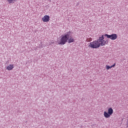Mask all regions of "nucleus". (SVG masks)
Wrapping results in <instances>:
<instances>
[{"label": "nucleus", "mask_w": 128, "mask_h": 128, "mask_svg": "<svg viewBox=\"0 0 128 128\" xmlns=\"http://www.w3.org/2000/svg\"><path fill=\"white\" fill-rule=\"evenodd\" d=\"M89 48H100V44H98V42L97 40H95L92 42H90L88 45Z\"/></svg>", "instance_id": "nucleus-3"}, {"label": "nucleus", "mask_w": 128, "mask_h": 128, "mask_svg": "<svg viewBox=\"0 0 128 128\" xmlns=\"http://www.w3.org/2000/svg\"><path fill=\"white\" fill-rule=\"evenodd\" d=\"M114 114V110L112 108H108V112H104V118H110V116Z\"/></svg>", "instance_id": "nucleus-4"}, {"label": "nucleus", "mask_w": 128, "mask_h": 128, "mask_svg": "<svg viewBox=\"0 0 128 128\" xmlns=\"http://www.w3.org/2000/svg\"><path fill=\"white\" fill-rule=\"evenodd\" d=\"M14 68V66L12 64H10L6 66V70H12Z\"/></svg>", "instance_id": "nucleus-7"}, {"label": "nucleus", "mask_w": 128, "mask_h": 128, "mask_svg": "<svg viewBox=\"0 0 128 128\" xmlns=\"http://www.w3.org/2000/svg\"><path fill=\"white\" fill-rule=\"evenodd\" d=\"M72 32H68L66 34L62 35L60 38H58L56 42L57 44L60 46H64L66 42L68 44H72V42H74V39L72 38H70Z\"/></svg>", "instance_id": "nucleus-1"}, {"label": "nucleus", "mask_w": 128, "mask_h": 128, "mask_svg": "<svg viewBox=\"0 0 128 128\" xmlns=\"http://www.w3.org/2000/svg\"><path fill=\"white\" fill-rule=\"evenodd\" d=\"M50 16H48V15L44 16L43 18H42V20L44 22H50Z\"/></svg>", "instance_id": "nucleus-6"}, {"label": "nucleus", "mask_w": 128, "mask_h": 128, "mask_svg": "<svg viewBox=\"0 0 128 128\" xmlns=\"http://www.w3.org/2000/svg\"><path fill=\"white\" fill-rule=\"evenodd\" d=\"M9 4H14L16 2V0H7Z\"/></svg>", "instance_id": "nucleus-9"}, {"label": "nucleus", "mask_w": 128, "mask_h": 128, "mask_svg": "<svg viewBox=\"0 0 128 128\" xmlns=\"http://www.w3.org/2000/svg\"><path fill=\"white\" fill-rule=\"evenodd\" d=\"M106 70H110V68H114V66H116V63H114V64H112L111 66L106 65Z\"/></svg>", "instance_id": "nucleus-8"}, {"label": "nucleus", "mask_w": 128, "mask_h": 128, "mask_svg": "<svg viewBox=\"0 0 128 128\" xmlns=\"http://www.w3.org/2000/svg\"><path fill=\"white\" fill-rule=\"evenodd\" d=\"M105 36H106L108 38H110V40H116V38H118V34H113L110 35H108V34H105L104 35Z\"/></svg>", "instance_id": "nucleus-5"}, {"label": "nucleus", "mask_w": 128, "mask_h": 128, "mask_svg": "<svg viewBox=\"0 0 128 128\" xmlns=\"http://www.w3.org/2000/svg\"><path fill=\"white\" fill-rule=\"evenodd\" d=\"M98 41L99 46H104L106 44H108V42L106 40H104V35H102L101 36L99 37L97 40Z\"/></svg>", "instance_id": "nucleus-2"}]
</instances>
